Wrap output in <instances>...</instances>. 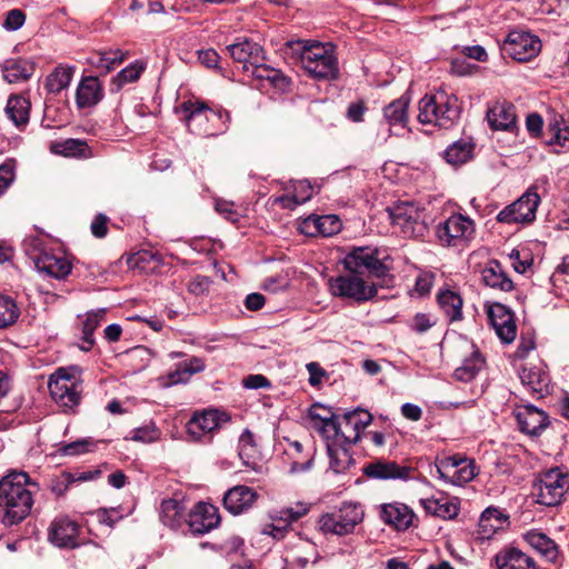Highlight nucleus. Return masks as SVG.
<instances>
[{
  "label": "nucleus",
  "mask_w": 569,
  "mask_h": 569,
  "mask_svg": "<svg viewBox=\"0 0 569 569\" xmlns=\"http://www.w3.org/2000/svg\"><path fill=\"white\" fill-rule=\"evenodd\" d=\"M38 483L23 471H12L0 479V523L12 527L31 512Z\"/></svg>",
  "instance_id": "f257e3e1"
},
{
  "label": "nucleus",
  "mask_w": 569,
  "mask_h": 569,
  "mask_svg": "<svg viewBox=\"0 0 569 569\" xmlns=\"http://www.w3.org/2000/svg\"><path fill=\"white\" fill-rule=\"evenodd\" d=\"M418 120L423 124H433L439 128H450L459 117L457 98L438 91L426 94L418 106Z\"/></svg>",
  "instance_id": "f03ea898"
},
{
  "label": "nucleus",
  "mask_w": 569,
  "mask_h": 569,
  "mask_svg": "<svg viewBox=\"0 0 569 569\" xmlns=\"http://www.w3.org/2000/svg\"><path fill=\"white\" fill-rule=\"evenodd\" d=\"M569 493V472L556 467L539 473L533 483L537 502L547 507L558 506Z\"/></svg>",
  "instance_id": "7ed1b4c3"
},
{
  "label": "nucleus",
  "mask_w": 569,
  "mask_h": 569,
  "mask_svg": "<svg viewBox=\"0 0 569 569\" xmlns=\"http://www.w3.org/2000/svg\"><path fill=\"white\" fill-rule=\"evenodd\" d=\"M387 256L375 247H353L343 258L342 264L349 272L367 273L370 277H385L389 267L386 264Z\"/></svg>",
  "instance_id": "20e7f679"
},
{
  "label": "nucleus",
  "mask_w": 569,
  "mask_h": 569,
  "mask_svg": "<svg viewBox=\"0 0 569 569\" xmlns=\"http://www.w3.org/2000/svg\"><path fill=\"white\" fill-rule=\"evenodd\" d=\"M332 296L363 303L377 296L378 289L373 282L365 280L360 274L346 273L331 277L328 281Z\"/></svg>",
  "instance_id": "39448f33"
},
{
  "label": "nucleus",
  "mask_w": 569,
  "mask_h": 569,
  "mask_svg": "<svg viewBox=\"0 0 569 569\" xmlns=\"http://www.w3.org/2000/svg\"><path fill=\"white\" fill-rule=\"evenodd\" d=\"M303 69L315 78L332 79L338 74V62L332 49L320 42L305 46L301 52Z\"/></svg>",
  "instance_id": "423d86ee"
},
{
  "label": "nucleus",
  "mask_w": 569,
  "mask_h": 569,
  "mask_svg": "<svg viewBox=\"0 0 569 569\" xmlns=\"http://www.w3.org/2000/svg\"><path fill=\"white\" fill-rule=\"evenodd\" d=\"M363 510L355 502H343L338 509L322 515L319 527L325 533L345 536L353 532L357 525L363 519Z\"/></svg>",
  "instance_id": "0eeeda50"
},
{
  "label": "nucleus",
  "mask_w": 569,
  "mask_h": 569,
  "mask_svg": "<svg viewBox=\"0 0 569 569\" xmlns=\"http://www.w3.org/2000/svg\"><path fill=\"white\" fill-rule=\"evenodd\" d=\"M393 226L407 237H422L428 230L425 209L412 202H399L388 208Z\"/></svg>",
  "instance_id": "6e6552de"
},
{
  "label": "nucleus",
  "mask_w": 569,
  "mask_h": 569,
  "mask_svg": "<svg viewBox=\"0 0 569 569\" xmlns=\"http://www.w3.org/2000/svg\"><path fill=\"white\" fill-rule=\"evenodd\" d=\"M540 203V196L533 188H529L518 200L503 208L497 216L502 223H531L536 219V211Z\"/></svg>",
  "instance_id": "1a4fd4ad"
},
{
  "label": "nucleus",
  "mask_w": 569,
  "mask_h": 569,
  "mask_svg": "<svg viewBox=\"0 0 569 569\" xmlns=\"http://www.w3.org/2000/svg\"><path fill=\"white\" fill-rule=\"evenodd\" d=\"M475 222L461 213L451 214L446 221L437 226L436 234L442 246L455 247L472 238Z\"/></svg>",
  "instance_id": "9d476101"
},
{
  "label": "nucleus",
  "mask_w": 569,
  "mask_h": 569,
  "mask_svg": "<svg viewBox=\"0 0 569 569\" xmlns=\"http://www.w3.org/2000/svg\"><path fill=\"white\" fill-rule=\"evenodd\" d=\"M541 49L540 40L526 31H510L503 42L502 50L517 61L535 58Z\"/></svg>",
  "instance_id": "9b49d317"
},
{
  "label": "nucleus",
  "mask_w": 569,
  "mask_h": 569,
  "mask_svg": "<svg viewBox=\"0 0 569 569\" xmlns=\"http://www.w3.org/2000/svg\"><path fill=\"white\" fill-rule=\"evenodd\" d=\"M436 471L440 479L456 486H462L476 476L473 462L457 456L441 459L436 465Z\"/></svg>",
  "instance_id": "f8f14e48"
},
{
  "label": "nucleus",
  "mask_w": 569,
  "mask_h": 569,
  "mask_svg": "<svg viewBox=\"0 0 569 569\" xmlns=\"http://www.w3.org/2000/svg\"><path fill=\"white\" fill-rule=\"evenodd\" d=\"M49 390L53 400L66 410H71L80 402V393L76 383L70 377L63 373V369H58L56 375L50 378Z\"/></svg>",
  "instance_id": "ddd939ff"
},
{
  "label": "nucleus",
  "mask_w": 569,
  "mask_h": 569,
  "mask_svg": "<svg viewBox=\"0 0 569 569\" xmlns=\"http://www.w3.org/2000/svg\"><path fill=\"white\" fill-rule=\"evenodd\" d=\"M220 523L218 508L211 503L199 502L189 512L188 526L192 533L204 535Z\"/></svg>",
  "instance_id": "4468645a"
},
{
  "label": "nucleus",
  "mask_w": 569,
  "mask_h": 569,
  "mask_svg": "<svg viewBox=\"0 0 569 569\" xmlns=\"http://www.w3.org/2000/svg\"><path fill=\"white\" fill-rule=\"evenodd\" d=\"M227 50L233 61L241 63L243 71H251L254 66L263 62V50L260 44L247 38L227 46Z\"/></svg>",
  "instance_id": "2eb2a0df"
},
{
  "label": "nucleus",
  "mask_w": 569,
  "mask_h": 569,
  "mask_svg": "<svg viewBox=\"0 0 569 569\" xmlns=\"http://www.w3.org/2000/svg\"><path fill=\"white\" fill-rule=\"evenodd\" d=\"M230 420L229 416L217 409L204 410L194 413L188 422V432L194 440H200L206 433H210Z\"/></svg>",
  "instance_id": "dca6fc26"
},
{
  "label": "nucleus",
  "mask_w": 569,
  "mask_h": 569,
  "mask_svg": "<svg viewBox=\"0 0 569 569\" xmlns=\"http://www.w3.org/2000/svg\"><path fill=\"white\" fill-rule=\"evenodd\" d=\"M78 536L79 526L67 517L54 519L48 531L49 541L59 548L73 549L78 547Z\"/></svg>",
  "instance_id": "f3484780"
},
{
  "label": "nucleus",
  "mask_w": 569,
  "mask_h": 569,
  "mask_svg": "<svg viewBox=\"0 0 569 569\" xmlns=\"http://www.w3.org/2000/svg\"><path fill=\"white\" fill-rule=\"evenodd\" d=\"M362 471L371 479L408 480L412 469L396 461L379 459L365 465Z\"/></svg>",
  "instance_id": "a211bd4d"
},
{
  "label": "nucleus",
  "mask_w": 569,
  "mask_h": 569,
  "mask_svg": "<svg viewBox=\"0 0 569 569\" xmlns=\"http://www.w3.org/2000/svg\"><path fill=\"white\" fill-rule=\"evenodd\" d=\"M521 432L529 436H538L548 426V416L543 410L533 405L518 407L515 412Z\"/></svg>",
  "instance_id": "6ab92c4d"
},
{
  "label": "nucleus",
  "mask_w": 569,
  "mask_h": 569,
  "mask_svg": "<svg viewBox=\"0 0 569 569\" xmlns=\"http://www.w3.org/2000/svg\"><path fill=\"white\" fill-rule=\"evenodd\" d=\"M340 229L341 221L335 214H311L303 219L299 224L300 232L309 237H330L338 233Z\"/></svg>",
  "instance_id": "aec40b11"
},
{
  "label": "nucleus",
  "mask_w": 569,
  "mask_h": 569,
  "mask_svg": "<svg viewBox=\"0 0 569 569\" xmlns=\"http://www.w3.org/2000/svg\"><path fill=\"white\" fill-rule=\"evenodd\" d=\"M342 438L348 445H353L360 439V432L370 425L372 416L363 409L345 412L341 417Z\"/></svg>",
  "instance_id": "412c9836"
},
{
  "label": "nucleus",
  "mask_w": 569,
  "mask_h": 569,
  "mask_svg": "<svg viewBox=\"0 0 569 569\" xmlns=\"http://www.w3.org/2000/svg\"><path fill=\"white\" fill-rule=\"evenodd\" d=\"M257 498L258 493L254 489L239 485L224 493L223 506L230 513L237 516L249 510Z\"/></svg>",
  "instance_id": "4be33fe9"
},
{
  "label": "nucleus",
  "mask_w": 569,
  "mask_h": 569,
  "mask_svg": "<svg viewBox=\"0 0 569 569\" xmlns=\"http://www.w3.org/2000/svg\"><path fill=\"white\" fill-rule=\"evenodd\" d=\"M3 79L9 83L28 81L36 71V62L29 58H9L1 63Z\"/></svg>",
  "instance_id": "5701e85b"
},
{
  "label": "nucleus",
  "mask_w": 569,
  "mask_h": 569,
  "mask_svg": "<svg viewBox=\"0 0 569 569\" xmlns=\"http://www.w3.org/2000/svg\"><path fill=\"white\" fill-rule=\"evenodd\" d=\"M103 86L98 77L82 78L76 91V103L79 109L91 108L103 98Z\"/></svg>",
  "instance_id": "b1692460"
},
{
  "label": "nucleus",
  "mask_w": 569,
  "mask_h": 569,
  "mask_svg": "<svg viewBox=\"0 0 569 569\" xmlns=\"http://www.w3.org/2000/svg\"><path fill=\"white\" fill-rule=\"evenodd\" d=\"M420 505L427 513L441 519H453L460 510L459 500L456 497H449L443 493L439 497L420 499Z\"/></svg>",
  "instance_id": "393cba45"
},
{
  "label": "nucleus",
  "mask_w": 569,
  "mask_h": 569,
  "mask_svg": "<svg viewBox=\"0 0 569 569\" xmlns=\"http://www.w3.org/2000/svg\"><path fill=\"white\" fill-rule=\"evenodd\" d=\"M487 120L493 130H512L517 122L515 107L507 101H497L488 109Z\"/></svg>",
  "instance_id": "a878e982"
},
{
  "label": "nucleus",
  "mask_w": 569,
  "mask_h": 569,
  "mask_svg": "<svg viewBox=\"0 0 569 569\" xmlns=\"http://www.w3.org/2000/svg\"><path fill=\"white\" fill-rule=\"evenodd\" d=\"M380 517L385 523L392 525L398 530H406L412 525L415 513L405 503L392 502L381 507Z\"/></svg>",
  "instance_id": "bb28decb"
},
{
  "label": "nucleus",
  "mask_w": 569,
  "mask_h": 569,
  "mask_svg": "<svg viewBox=\"0 0 569 569\" xmlns=\"http://www.w3.org/2000/svg\"><path fill=\"white\" fill-rule=\"evenodd\" d=\"M498 569H537L536 561L518 548H505L495 556Z\"/></svg>",
  "instance_id": "cd10ccee"
},
{
  "label": "nucleus",
  "mask_w": 569,
  "mask_h": 569,
  "mask_svg": "<svg viewBox=\"0 0 569 569\" xmlns=\"http://www.w3.org/2000/svg\"><path fill=\"white\" fill-rule=\"evenodd\" d=\"M39 271L57 279H63L71 272V263L66 257L44 253L36 260Z\"/></svg>",
  "instance_id": "c85d7f7f"
},
{
  "label": "nucleus",
  "mask_w": 569,
  "mask_h": 569,
  "mask_svg": "<svg viewBox=\"0 0 569 569\" xmlns=\"http://www.w3.org/2000/svg\"><path fill=\"white\" fill-rule=\"evenodd\" d=\"M525 540L547 561L556 562L559 556L557 543L546 533L530 530L523 536Z\"/></svg>",
  "instance_id": "c756f323"
},
{
  "label": "nucleus",
  "mask_w": 569,
  "mask_h": 569,
  "mask_svg": "<svg viewBox=\"0 0 569 569\" xmlns=\"http://www.w3.org/2000/svg\"><path fill=\"white\" fill-rule=\"evenodd\" d=\"M349 446L347 442H328L329 465L333 472H346L353 463Z\"/></svg>",
  "instance_id": "7c9ffc66"
},
{
  "label": "nucleus",
  "mask_w": 569,
  "mask_h": 569,
  "mask_svg": "<svg viewBox=\"0 0 569 569\" xmlns=\"http://www.w3.org/2000/svg\"><path fill=\"white\" fill-rule=\"evenodd\" d=\"M439 307L450 322L462 319V298L456 291L443 289L437 295Z\"/></svg>",
  "instance_id": "2f4dec72"
},
{
  "label": "nucleus",
  "mask_w": 569,
  "mask_h": 569,
  "mask_svg": "<svg viewBox=\"0 0 569 569\" xmlns=\"http://www.w3.org/2000/svg\"><path fill=\"white\" fill-rule=\"evenodd\" d=\"M31 103L28 98L22 96H12L9 98L6 107V113L18 128L23 127L29 121Z\"/></svg>",
  "instance_id": "473e14b6"
},
{
  "label": "nucleus",
  "mask_w": 569,
  "mask_h": 569,
  "mask_svg": "<svg viewBox=\"0 0 569 569\" xmlns=\"http://www.w3.org/2000/svg\"><path fill=\"white\" fill-rule=\"evenodd\" d=\"M482 281L486 286L501 291H511L513 289L512 280L506 276L500 263L497 261L490 262L482 270Z\"/></svg>",
  "instance_id": "72a5a7b5"
},
{
  "label": "nucleus",
  "mask_w": 569,
  "mask_h": 569,
  "mask_svg": "<svg viewBox=\"0 0 569 569\" xmlns=\"http://www.w3.org/2000/svg\"><path fill=\"white\" fill-rule=\"evenodd\" d=\"M550 138L547 140L549 146H559L563 150H569V122L561 114H555L548 123Z\"/></svg>",
  "instance_id": "f704fd0d"
},
{
  "label": "nucleus",
  "mask_w": 569,
  "mask_h": 569,
  "mask_svg": "<svg viewBox=\"0 0 569 569\" xmlns=\"http://www.w3.org/2000/svg\"><path fill=\"white\" fill-rule=\"evenodd\" d=\"M519 378L523 386L533 393H541L548 386V376L538 367H522Z\"/></svg>",
  "instance_id": "c9c22d12"
},
{
  "label": "nucleus",
  "mask_w": 569,
  "mask_h": 569,
  "mask_svg": "<svg viewBox=\"0 0 569 569\" xmlns=\"http://www.w3.org/2000/svg\"><path fill=\"white\" fill-rule=\"evenodd\" d=\"M409 98L402 96L390 102L383 110V116L390 126L405 128L408 122Z\"/></svg>",
  "instance_id": "e433bc0d"
},
{
  "label": "nucleus",
  "mask_w": 569,
  "mask_h": 569,
  "mask_svg": "<svg viewBox=\"0 0 569 569\" xmlns=\"http://www.w3.org/2000/svg\"><path fill=\"white\" fill-rule=\"evenodd\" d=\"M473 148V143L460 139L446 149L445 159L452 166L463 164L472 158Z\"/></svg>",
  "instance_id": "4c0bfd02"
},
{
  "label": "nucleus",
  "mask_w": 569,
  "mask_h": 569,
  "mask_svg": "<svg viewBox=\"0 0 569 569\" xmlns=\"http://www.w3.org/2000/svg\"><path fill=\"white\" fill-rule=\"evenodd\" d=\"M126 53L120 49L107 50L93 54L90 58V63L101 70L102 73H108L113 70L118 64L123 62Z\"/></svg>",
  "instance_id": "58836bf2"
},
{
  "label": "nucleus",
  "mask_w": 569,
  "mask_h": 569,
  "mask_svg": "<svg viewBox=\"0 0 569 569\" xmlns=\"http://www.w3.org/2000/svg\"><path fill=\"white\" fill-rule=\"evenodd\" d=\"M250 72L254 78L267 80L279 90H286L290 83L289 79L281 71L264 66L263 62L254 66Z\"/></svg>",
  "instance_id": "ea45409f"
},
{
  "label": "nucleus",
  "mask_w": 569,
  "mask_h": 569,
  "mask_svg": "<svg viewBox=\"0 0 569 569\" xmlns=\"http://www.w3.org/2000/svg\"><path fill=\"white\" fill-rule=\"evenodd\" d=\"M73 68L71 67H57L51 72L46 81V88L49 92L59 93L63 89L68 88L72 80Z\"/></svg>",
  "instance_id": "a19ab883"
},
{
  "label": "nucleus",
  "mask_w": 569,
  "mask_h": 569,
  "mask_svg": "<svg viewBox=\"0 0 569 569\" xmlns=\"http://www.w3.org/2000/svg\"><path fill=\"white\" fill-rule=\"evenodd\" d=\"M313 428L325 438L327 447L328 442H345L340 417L333 416L326 422L315 423Z\"/></svg>",
  "instance_id": "79ce46f5"
},
{
  "label": "nucleus",
  "mask_w": 569,
  "mask_h": 569,
  "mask_svg": "<svg viewBox=\"0 0 569 569\" xmlns=\"http://www.w3.org/2000/svg\"><path fill=\"white\" fill-rule=\"evenodd\" d=\"M183 517V507L178 500L168 499L163 500L160 507V519L163 525L176 528L179 526Z\"/></svg>",
  "instance_id": "37998d69"
},
{
  "label": "nucleus",
  "mask_w": 569,
  "mask_h": 569,
  "mask_svg": "<svg viewBox=\"0 0 569 569\" xmlns=\"http://www.w3.org/2000/svg\"><path fill=\"white\" fill-rule=\"evenodd\" d=\"M256 445L253 441V435L249 430H244L240 438L238 445V455L242 460L243 465L250 468H256Z\"/></svg>",
  "instance_id": "c03bdc74"
},
{
  "label": "nucleus",
  "mask_w": 569,
  "mask_h": 569,
  "mask_svg": "<svg viewBox=\"0 0 569 569\" xmlns=\"http://www.w3.org/2000/svg\"><path fill=\"white\" fill-rule=\"evenodd\" d=\"M307 511H308V509L306 507H301L299 510H293L292 508H288L281 512L282 513L281 518L287 521L286 526L279 527L273 523H269L263 527L262 533L272 536L274 539L280 540L284 537L287 526L290 522L296 521L297 519H299L300 517L306 515Z\"/></svg>",
  "instance_id": "a18cd8bd"
},
{
  "label": "nucleus",
  "mask_w": 569,
  "mask_h": 569,
  "mask_svg": "<svg viewBox=\"0 0 569 569\" xmlns=\"http://www.w3.org/2000/svg\"><path fill=\"white\" fill-rule=\"evenodd\" d=\"M485 361L479 353L466 359L462 365L456 369L455 376L458 380L468 382L472 380L483 368Z\"/></svg>",
  "instance_id": "49530a36"
},
{
  "label": "nucleus",
  "mask_w": 569,
  "mask_h": 569,
  "mask_svg": "<svg viewBox=\"0 0 569 569\" xmlns=\"http://www.w3.org/2000/svg\"><path fill=\"white\" fill-rule=\"evenodd\" d=\"M508 517L505 516L499 509L489 507L480 517L479 525L483 531H497L503 527Z\"/></svg>",
  "instance_id": "de8ad7c7"
},
{
  "label": "nucleus",
  "mask_w": 569,
  "mask_h": 569,
  "mask_svg": "<svg viewBox=\"0 0 569 569\" xmlns=\"http://www.w3.org/2000/svg\"><path fill=\"white\" fill-rule=\"evenodd\" d=\"M146 66L141 61H134L129 64L112 79V84L117 87V90H120L124 84L137 81L141 73L143 72Z\"/></svg>",
  "instance_id": "09e8293b"
},
{
  "label": "nucleus",
  "mask_w": 569,
  "mask_h": 569,
  "mask_svg": "<svg viewBox=\"0 0 569 569\" xmlns=\"http://www.w3.org/2000/svg\"><path fill=\"white\" fill-rule=\"evenodd\" d=\"M20 315V310L13 299L0 295V329L13 325Z\"/></svg>",
  "instance_id": "8fccbe9b"
},
{
  "label": "nucleus",
  "mask_w": 569,
  "mask_h": 569,
  "mask_svg": "<svg viewBox=\"0 0 569 569\" xmlns=\"http://www.w3.org/2000/svg\"><path fill=\"white\" fill-rule=\"evenodd\" d=\"M106 313H107L106 308H100V309L87 312L83 316V321H82V327H81L82 335H84L87 337H93L94 330L103 321ZM78 318H82V316H78Z\"/></svg>",
  "instance_id": "3c124183"
},
{
  "label": "nucleus",
  "mask_w": 569,
  "mask_h": 569,
  "mask_svg": "<svg viewBox=\"0 0 569 569\" xmlns=\"http://www.w3.org/2000/svg\"><path fill=\"white\" fill-rule=\"evenodd\" d=\"M496 330V333L501 339V341L506 343H510L515 340L516 333H517V327L513 319V313L510 312L509 316H507L501 321H498L497 325L492 326Z\"/></svg>",
  "instance_id": "603ef678"
},
{
  "label": "nucleus",
  "mask_w": 569,
  "mask_h": 569,
  "mask_svg": "<svg viewBox=\"0 0 569 569\" xmlns=\"http://www.w3.org/2000/svg\"><path fill=\"white\" fill-rule=\"evenodd\" d=\"M96 445L97 442L91 438L79 439L64 445L61 448V452L64 456H78L92 451L96 448Z\"/></svg>",
  "instance_id": "864d4df0"
},
{
  "label": "nucleus",
  "mask_w": 569,
  "mask_h": 569,
  "mask_svg": "<svg viewBox=\"0 0 569 569\" xmlns=\"http://www.w3.org/2000/svg\"><path fill=\"white\" fill-rule=\"evenodd\" d=\"M160 431L154 425H148L137 428L132 431L131 440L150 443L159 439Z\"/></svg>",
  "instance_id": "5fc2aeb1"
},
{
  "label": "nucleus",
  "mask_w": 569,
  "mask_h": 569,
  "mask_svg": "<svg viewBox=\"0 0 569 569\" xmlns=\"http://www.w3.org/2000/svg\"><path fill=\"white\" fill-rule=\"evenodd\" d=\"M211 283L212 281L209 277L198 274L189 281L187 290L193 296H203L209 292Z\"/></svg>",
  "instance_id": "6e6d98bb"
},
{
  "label": "nucleus",
  "mask_w": 569,
  "mask_h": 569,
  "mask_svg": "<svg viewBox=\"0 0 569 569\" xmlns=\"http://www.w3.org/2000/svg\"><path fill=\"white\" fill-rule=\"evenodd\" d=\"M14 179V161L7 160L0 166V196L6 192Z\"/></svg>",
  "instance_id": "4d7b16f0"
},
{
  "label": "nucleus",
  "mask_w": 569,
  "mask_h": 569,
  "mask_svg": "<svg viewBox=\"0 0 569 569\" xmlns=\"http://www.w3.org/2000/svg\"><path fill=\"white\" fill-rule=\"evenodd\" d=\"M436 321L427 313H417L411 321V329L418 333H423L433 327Z\"/></svg>",
  "instance_id": "13d9d810"
},
{
  "label": "nucleus",
  "mask_w": 569,
  "mask_h": 569,
  "mask_svg": "<svg viewBox=\"0 0 569 569\" xmlns=\"http://www.w3.org/2000/svg\"><path fill=\"white\" fill-rule=\"evenodd\" d=\"M26 20V16L21 10L12 9L7 13L3 27L7 30H18L20 29Z\"/></svg>",
  "instance_id": "bf43d9fd"
},
{
  "label": "nucleus",
  "mask_w": 569,
  "mask_h": 569,
  "mask_svg": "<svg viewBox=\"0 0 569 569\" xmlns=\"http://www.w3.org/2000/svg\"><path fill=\"white\" fill-rule=\"evenodd\" d=\"M510 312H511L510 309H508L505 305L499 303V302L492 303L491 306H489V308L487 310L488 318H489L491 326L497 325L498 321H501L502 319H505L507 316L510 315Z\"/></svg>",
  "instance_id": "052dcab7"
},
{
  "label": "nucleus",
  "mask_w": 569,
  "mask_h": 569,
  "mask_svg": "<svg viewBox=\"0 0 569 569\" xmlns=\"http://www.w3.org/2000/svg\"><path fill=\"white\" fill-rule=\"evenodd\" d=\"M306 368L309 372V383L312 387L321 385L322 379L328 376L326 370L318 362H309Z\"/></svg>",
  "instance_id": "680f3d73"
},
{
  "label": "nucleus",
  "mask_w": 569,
  "mask_h": 569,
  "mask_svg": "<svg viewBox=\"0 0 569 569\" xmlns=\"http://www.w3.org/2000/svg\"><path fill=\"white\" fill-rule=\"evenodd\" d=\"M108 217L103 213H99L94 217L91 222V232L97 238H103L108 233Z\"/></svg>",
  "instance_id": "e2e57ef3"
},
{
  "label": "nucleus",
  "mask_w": 569,
  "mask_h": 569,
  "mask_svg": "<svg viewBox=\"0 0 569 569\" xmlns=\"http://www.w3.org/2000/svg\"><path fill=\"white\" fill-rule=\"evenodd\" d=\"M214 209L220 214L224 216L228 220L238 221L239 214L233 210V203L219 199L214 202Z\"/></svg>",
  "instance_id": "0e129e2a"
},
{
  "label": "nucleus",
  "mask_w": 569,
  "mask_h": 569,
  "mask_svg": "<svg viewBox=\"0 0 569 569\" xmlns=\"http://www.w3.org/2000/svg\"><path fill=\"white\" fill-rule=\"evenodd\" d=\"M335 415L321 405H313L309 411V417L315 423H321L328 421Z\"/></svg>",
  "instance_id": "69168bd1"
},
{
  "label": "nucleus",
  "mask_w": 569,
  "mask_h": 569,
  "mask_svg": "<svg viewBox=\"0 0 569 569\" xmlns=\"http://www.w3.org/2000/svg\"><path fill=\"white\" fill-rule=\"evenodd\" d=\"M181 365L184 368V373L190 377H192L194 373L203 371L206 368L204 360L199 357H191L188 360L181 361Z\"/></svg>",
  "instance_id": "338daca9"
},
{
  "label": "nucleus",
  "mask_w": 569,
  "mask_h": 569,
  "mask_svg": "<svg viewBox=\"0 0 569 569\" xmlns=\"http://www.w3.org/2000/svg\"><path fill=\"white\" fill-rule=\"evenodd\" d=\"M242 385L247 389L269 388L270 381L262 375H249L242 380Z\"/></svg>",
  "instance_id": "774afa93"
}]
</instances>
